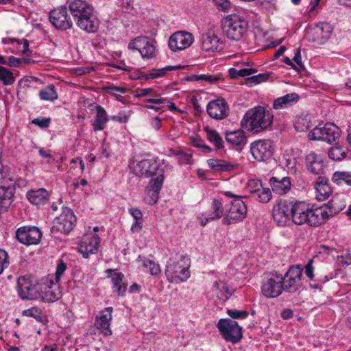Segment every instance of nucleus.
I'll list each match as a JSON object with an SVG mask.
<instances>
[{
  "instance_id": "17",
  "label": "nucleus",
  "mask_w": 351,
  "mask_h": 351,
  "mask_svg": "<svg viewBox=\"0 0 351 351\" xmlns=\"http://www.w3.org/2000/svg\"><path fill=\"white\" fill-rule=\"evenodd\" d=\"M332 26L327 23H319L307 32L308 39L317 45H324L330 37Z\"/></svg>"
},
{
  "instance_id": "50",
  "label": "nucleus",
  "mask_w": 351,
  "mask_h": 351,
  "mask_svg": "<svg viewBox=\"0 0 351 351\" xmlns=\"http://www.w3.org/2000/svg\"><path fill=\"white\" fill-rule=\"evenodd\" d=\"M0 80L4 86H9L14 83L16 78L12 71L0 66Z\"/></svg>"
},
{
  "instance_id": "4",
  "label": "nucleus",
  "mask_w": 351,
  "mask_h": 351,
  "mask_svg": "<svg viewBox=\"0 0 351 351\" xmlns=\"http://www.w3.org/2000/svg\"><path fill=\"white\" fill-rule=\"evenodd\" d=\"M43 285L32 275L20 276L17 280V293L23 300H36L40 298Z\"/></svg>"
},
{
  "instance_id": "57",
  "label": "nucleus",
  "mask_w": 351,
  "mask_h": 351,
  "mask_svg": "<svg viewBox=\"0 0 351 351\" xmlns=\"http://www.w3.org/2000/svg\"><path fill=\"white\" fill-rule=\"evenodd\" d=\"M10 265V261H8V254L3 250L0 248V275H1L4 270L7 269Z\"/></svg>"
},
{
  "instance_id": "58",
  "label": "nucleus",
  "mask_w": 351,
  "mask_h": 351,
  "mask_svg": "<svg viewBox=\"0 0 351 351\" xmlns=\"http://www.w3.org/2000/svg\"><path fill=\"white\" fill-rule=\"evenodd\" d=\"M227 314L232 319H245L248 316L249 313L247 311L228 309Z\"/></svg>"
},
{
  "instance_id": "35",
  "label": "nucleus",
  "mask_w": 351,
  "mask_h": 351,
  "mask_svg": "<svg viewBox=\"0 0 351 351\" xmlns=\"http://www.w3.org/2000/svg\"><path fill=\"white\" fill-rule=\"evenodd\" d=\"M95 109V119L92 124L93 130L95 132L103 130L108 121L107 112L101 106L97 105Z\"/></svg>"
},
{
  "instance_id": "47",
  "label": "nucleus",
  "mask_w": 351,
  "mask_h": 351,
  "mask_svg": "<svg viewBox=\"0 0 351 351\" xmlns=\"http://www.w3.org/2000/svg\"><path fill=\"white\" fill-rule=\"evenodd\" d=\"M328 157L335 161H340L347 156V149L343 147L334 146L328 152Z\"/></svg>"
},
{
  "instance_id": "10",
  "label": "nucleus",
  "mask_w": 351,
  "mask_h": 351,
  "mask_svg": "<svg viewBox=\"0 0 351 351\" xmlns=\"http://www.w3.org/2000/svg\"><path fill=\"white\" fill-rule=\"evenodd\" d=\"M77 219L73 210L68 207H62V213L53 220V231L64 234L69 233L75 227Z\"/></svg>"
},
{
  "instance_id": "53",
  "label": "nucleus",
  "mask_w": 351,
  "mask_h": 351,
  "mask_svg": "<svg viewBox=\"0 0 351 351\" xmlns=\"http://www.w3.org/2000/svg\"><path fill=\"white\" fill-rule=\"evenodd\" d=\"M22 62L29 64L32 62V61L29 58H19L12 56L5 59V65L13 67H19Z\"/></svg>"
},
{
  "instance_id": "8",
  "label": "nucleus",
  "mask_w": 351,
  "mask_h": 351,
  "mask_svg": "<svg viewBox=\"0 0 351 351\" xmlns=\"http://www.w3.org/2000/svg\"><path fill=\"white\" fill-rule=\"evenodd\" d=\"M128 48L138 51L144 60L152 59L156 56V42L147 36L134 38L128 43Z\"/></svg>"
},
{
  "instance_id": "19",
  "label": "nucleus",
  "mask_w": 351,
  "mask_h": 351,
  "mask_svg": "<svg viewBox=\"0 0 351 351\" xmlns=\"http://www.w3.org/2000/svg\"><path fill=\"white\" fill-rule=\"evenodd\" d=\"M193 40L191 33L179 31L170 36L169 47L173 51H181L189 47L193 43Z\"/></svg>"
},
{
  "instance_id": "55",
  "label": "nucleus",
  "mask_w": 351,
  "mask_h": 351,
  "mask_svg": "<svg viewBox=\"0 0 351 351\" xmlns=\"http://www.w3.org/2000/svg\"><path fill=\"white\" fill-rule=\"evenodd\" d=\"M191 145L195 147L202 149V152L204 153H209L212 151V148L206 145L204 140L199 136L192 138Z\"/></svg>"
},
{
  "instance_id": "30",
  "label": "nucleus",
  "mask_w": 351,
  "mask_h": 351,
  "mask_svg": "<svg viewBox=\"0 0 351 351\" xmlns=\"http://www.w3.org/2000/svg\"><path fill=\"white\" fill-rule=\"evenodd\" d=\"M69 10L74 19L90 13L93 6L85 0H73L69 3Z\"/></svg>"
},
{
  "instance_id": "46",
  "label": "nucleus",
  "mask_w": 351,
  "mask_h": 351,
  "mask_svg": "<svg viewBox=\"0 0 351 351\" xmlns=\"http://www.w3.org/2000/svg\"><path fill=\"white\" fill-rule=\"evenodd\" d=\"M333 183L338 185L343 183L351 186V172L348 171H335L331 178Z\"/></svg>"
},
{
  "instance_id": "49",
  "label": "nucleus",
  "mask_w": 351,
  "mask_h": 351,
  "mask_svg": "<svg viewBox=\"0 0 351 351\" xmlns=\"http://www.w3.org/2000/svg\"><path fill=\"white\" fill-rule=\"evenodd\" d=\"M22 315L23 316L32 317L40 323H43L44 322L43 311L41 308L38 306H33L30 308L23 311Z\"/></svg>"
},
{
  "instance_id": "27",
  "label": "nucleus",
  "mask_w": 351,
  "mask_h": 351,
  "mask_svg": "<svg viewBox=\"0 0 351 351\" xmlns=\"http://www.w3.org/2000/svg\"><path fill=\"white\" fill-rule=\"evenodd\" d=\"M305 165L307 170L315 175L323 173L324 164L321 155L310 152L305 157Z\"/></svg>"
},
{
  "instance_id": "38",
  "label": "nucleus",
  "mask_w": 351,
  "mask_h": 351,
  "mask_svg": "<svg viewBox=\"0 0 351 351\" xmlns=\"http://www.w3.org/2000/svg\"><path fill=\"white\" fill-rule=\"evenodd\" d=\"M298 99L299 95L297 93H288L276 99L273 103V108L276 110L283 109L296 103Z\"/></svg>"
},
{
  "instance_id": "32",
  "label": "nucleus",
  "mask_w": 351,
  "mask_h": 351,
  "mask_svg": "<svg viewBox=\"0 0 351 351\" xmlns=\"http://www.w3.org/2000/svg\"><path fill=\"white\" fill-rule=\"evenodd\" d=\"M207 164L211 169L221 172L232 171L238 166L236 162L215 158L208 159L207 160Z\"/></svg>"
},
{
  "instance_id": "24",
  "label": "nucleus",
  "mask_w": 351,
  "mask_h": 351,
  "mask_svg": "<svg viewBox=\"0 0 351 351\" xmlns=\"http://www.w3.org/2000/svg\"><path fill=\"white\" fill-rule=\"evenodd\" d=\"M346 207V201L343 195L337 194L327 203L326 209L322 208V213H326V215H323V223L328 219L330 217L339 213Z\"/></svg>"
},
{
  "instance_id": "31",
  "label": "nucleus",
  "mask_w": 351,
  "mask_h": 351,
  "mask_svg": "<svg viewBox=\"0 0 351 351\" xmlns=\"http://www.w3.org/2000/svg\"><path fill=\"white\" fill-rule=\"evenodd\" d=\"M201 44L205 51L215 52L219 47V38L213 31H208L202 34Z\"/></svg>"
},
{
  "instance_id": "44",
  "label": "nucleus",
  "mask_w": 351,
  "mask_h": 351,
  "mask_svg": "<svg viewBox=\"0 0 351 351\" xmlns=\"http://www.w3.org/2000/svg\"><path fill=\"white\" fill-rule=\"evenodd\" d=\"M128 213L134 219V222L131 226L132 232H139L143 228V213L141 210L136 208H131L128 210Z\"/></svg>"
},
{
  "instance_id": "2",
  "label": "nucleus",
  "mask_w": 351,
  "mask_h": 351,
  "mask_svg": "<svg viewBox=\"0 0 351 351\" xmlns=\"http://www.w3.org/2000/svg\"><path fill=\"white\" fill-rule=\"evenodd\" d=\"M323 215L326 213H322V208H310L304 202H291V222L296 225L319 226L323 223Z\"/></svg>"
},
{
  "instance_id": "62",
  "label": "nucleus",
  "mask_w": 351,
  "mask_h": 351,
  "mask_svg": "<svg viewBox=\"0 0 351 351\" xmlns=\"http://www.w3.org/2000/svg\"><path fill=\"white\" fill-rule=\"evenodd\" d=\"M51 122L50 118H44V117H38L34 119L32 121V123L37 126H39L42 128H47L49 126Z\"/></svg>"
},
{
  "instance_id": "26",
  "label": "nucleus",
  "mask_w": 351,
  "mask_h": 351,
  "mask_svg": "<svg viewBox=\"0 0 351 351\" xmlns=\"http://www.w3.org/2000/svg\"><path fill=\"white\" fill-rule=\"evenodd\" d=\"M161 168L156 161L152 160H142L136 164L134 169L135 173L141 177L149 178L154 177V173Z\"/></svg>"
},
{
  "instance_id": "61",
  "label": "nucleus",
  "mask_w": 351,
  "mask_h": 351,
  "mask_svg": "<svg viewBox=\"0 0 351 351\" xmlns=\"http://www.w3.org/2000/svg\"><path fill=\"white\" fill-rule=\"evenodd\" d=\"M10 41H11V43H14L16 42L19 45L22 44L23 45L22 53L23 54H25L27 56H29L32 54V51L29 49V41L27 39L23 38L22 40H20L16 38H11Z\"/></svg>"
},
{
  "instance_id": "9",
  "label": "nucleus",
  "mask_w": 351,
  "mask_h": 351,
  "mask_svg": "<svg viewBox=\"0 0 351 351\" xmlns=\"http://www.w3.org/2000/svg\"><path fill=\"white\" fill-rule=\"evenodd\" d=\"M283 287L282 275L271 273L263 281L261 291L266 298H274L282 293Z\"/></svg>"
},
{
  "instance_id": "40",
  "label": "nucleus",
  "mask_w": 351,
  "mask_h": 351,
  "mask_svg": "<svg viewBox=\"0 0 351 351\" xmlns=\"http://www.w3.org/2000/svg\"><path fill=\"white\" fill-rule=\"evenodd\" d=\"M164 173L165 171L161 168L157 172H156V173H154V177H151L152 179L149 182V188L153 192L152 196L156 197V199L158 198V195L163 184L165 178Z\"/></svg>"
},
{
  "instance_id": "22",
  "label": "nucleus",
  "mask_w": 351,
  "mask_h": 351,
  "mask_svg": "<svg viewBox=\"0 0 351 351\" xmlns=\"http://www.w3.org/2000/svg\"><path fill=\"white\" fill-rule=\"evenodd\" d=\"M100 240L97 234L86 235L79 246V252L82 254L83 257L87 258L90 254H95L97 252Z\"/></svg>"
},
{
  "instance_id": "23",
  "label": "nucleus",
  "mask_w": 351,
  "mask_h": 351,
  "mask_svg": "<svg viewBox=\"0 0 351 351\" xmlns=\"http://www.w3.org/2000/svg\"><path fill=\"white\" fill-rule=\"evenodd\" d=\"M112 307H106L101 311L99 315L96 317L95 326L104 335H112L110 322L112 319Z\"/></svg>"
},
{
  "instance_id": "36",
  "label": "nucleus",
  "mask_w": 351,
  "mask_h": 351,
  "mask_svg": "<svg viewBox=\"0 0 351 351\" xmlns=\"http://www.w3.org/2000/svg\"><path fill=\"white\" fill-rule=\"evenodd\" d=\"M61 297V292L58 287H55L51 282L50 286L43 285V291L40 298L45 302H53L57 301Z\"/></svg>"
},
{
  "instance_id": "51",
  "label": "nucleus",
  "mask_w": 351,
  "mask_h": 351,
  "mask_svg": "<svg viewBox=\"0 0 351 351\" xmlns=\"http://www.w3.org/2000/svg\"><path fill=\"white\" fill-rule=\"evenodd\" d=\"M40 82V80L36 77L26 76L18 82V88L25 90L28 88L34 87V85Z\"/></svg>"
},
{
  "instance_id": "45",
  "label": "nucleus",
  "mask_w": 351,
  "mask_h": 351,
  "mask_svg": "<svg viewBox=\"0 0 351 351\" xmlns=\"http://www.w3.org/2000/svg\"><path fill=\"white\" fill-rule=\"evenodd\" d=\"M208 140L213 143L216 149H220L224 147L223 141L219 133L215 130H211L208 127L204 129Z\"/></svg>"
},
{
  "instance_id": "18",
  "label": "nucleus",
  "mask_w": 351,
  "mask_h": 351,
  "mask_svg": "<svg viewBox=\"0 0 351 351\" xmlns=\"http://www.w3.org/2000/svg\"><path fill=\"white\" fill-rule=\"evenodd\" d=\"M49 21L56 28L60 30L71 29L73 22L67 14L65 7H60L52 10L49 16Z\"/></svg>"
},
{
  "instance_id": "52",
  "label": "nucleus",
  "mask_w": 351,
  "mask_h": 351,
  "mask_svg": "<svg viewBox=\"0 0 351 351\" xmlns=\"http://www.w3.org/2000/svg\"><path fill=\"white\" fill-rule=\"evenodd\" d=\"M174 155L176 156V159L180 165L192 163V154L186 153L182 150H179L174 152Z\"/></svg>"
},
{
  "instance_id": "1",
  "label": "nucleus",
  "mask_w": 351,
  "mask_h": 351,
  "mask_svg": "<svg viewBox=\"0 0 351 351\" xmlns=\"http://www.w3.org/2000/svg\"><path fill=\"white\" fill-rule=\"evenodd\" d=\"M273 120L272 112L258 106L245 113L241 121V125L253 134H258L268 130L271 126Z\"/></svg>"
},
{
  "instance_id": "63",
  "label": "nucleus",
  "mask_w": 351,
  "mask_h": 351,
  "mask_svg": "<svg viewBox=\"0 0 351 351\" xmlns=\"http://www.w3.org/2000/svg\"><path fill=\"white\" fill-rule=\"evenodd\" d=\"M106 91L111 95H117V93L125 94L127 89L124 87L109 86L105 88Z\"/></svg>"
},
{
  "instance_id": "54",
  "label": "nucleus",
  "mask_w": 351,
  "mask_h": 351,
  "mask_svg": "<svg viewBox=\"0 0 351 351\" xmlns=\"http://www.w3.org/2000/svg\"><path fill=\"white\" fill-rule=\"evenodd\" d=\"M157 96V92L154 88H136L134 90V96L137 98L145 96Z\"/></svg>"
},
{
  "instance_id": "3",
  "label": "nucleus",
  "mask_w": 351,
  "mask_h": 351,
  "mask_svg": "<svg viewBox=\"0 0 351 351\" xmlns=\"http://www.w3.org/2000/svg\"><path fill=\"white\" fill-rule=\"evenodd\" d=\"M191 259L188 256H179L177 258H170L165 268V276L171 283H180L186 281L190 277L189 267Z\"/></svg>"
},
{
  "instance_id": "11",
  "label": "nucleus",
  "mask_w": 351,
  "mask_h": 351,
  "mask_svg": "<svg viewBox=\"0 0 351 351\" xmlns=\"http://www.w3.org/2000/svg\"><path fill=\"white\" fill-rule=\"evenodd\" d=\"M302 269L300 265H293L282 276L283 289L286 292L292 293L299 290L302 285Z\"/></svg>"
},
{
  "instance_id": "34",
  "label": "nucleus",
  "mask_w": 351,
  "mask_h": 351,
  "mask_svg": "<svg viewBox=\"0 0 351 351\" xmlns=\"http://www.w3.org/2000/svg\"><path fill=\"white\" fill-rule=\"evenodd\" d=\"M27 198L30 203L34 205H43L47 203L49 199V193L44 189L38 190H32L27 193Z\"/></svg>"
},
{
  "instance_id": "28",
  "label": "nucleus",
  "mask_w": 351,
  "mask_h": 351,
  "mask_svg": "<svg viewBox=\"0 0 351 351\" xmlns=\"http://www.w3.org/2000/svg\"><path fill=\"white\" fill-rule=\"evenodd\" d=\"M269 184L272 191L279 195L287 194L291 189V182L289 177H271L269 179Z\"/></svg>"
},
{
  "instance_id": "16",
  "label": "nucleus",
  "mask_w": 351,
  "mask_h": 351,
  "mask_svg": "<svg viewBox=\"0 0 351 351\" xmlns=\"http://www.w3.org/2000/svg\"><path fill=\"white\" fill-rule=\"evenodd\" d=\"M42 237L40 230L36 226H22L16 232V239L26 245H37Z\"/></svg>"
},
{
  "instance_id": "5",
  "label": "nucleus",
  "mask_w": 351,
  "mask_h": 351,
  "mask_svg": "<svg viewBox=\"0 0 351 351\" xmlns=\"http://www.w3.org/2000/svg\"><path fill=\"white\" fill-rule=\"evenodd\" d=\"M222 29L228 38L239 40L247 31L248 23L238 14H230L223 18L221 22Z\"/></svg>"
},
{
  "instance_id": "25",
  "label": "nucleus",
  "mask_w": 351,
  "mask_h": 351,
  "mask_svg": "<svg viewBox=\"0 0 351 351\" xmlns=\"http://www.w3.org/2000/svg\"><path fill=\"white\" fill-rule=\"evenodd\" d=\"M79 28L88 32L95 33L99 27V21L93 14V10L90 13L83 14L75 19Z\"/></svg>"
},
{
  "instance_id": "56",
  "label": "nucleus",
  "mask_w": 351,
  "mask_h": 351,
  "mask_svg": "<svg viewBox=\"0 0 351 351\" xmlns=\"http://www.w3.org/2000/svg\"><path fill=\"white\" fill-rule=\"evenodd\" d=\"M67 269V265L64 262L62 259H58L57 261L56 270L55 273V279L57 283H58L61 279L62 276Z\"/></svg>"
},
{
  "instance_id": "33",
  "label": "nucleus",
  "mask_w": 351,
  "mask_h": 351,
  "mask_svg": "<svg viewBox=\"0 0 351 351\" xmlns=\"http://www.w3.org/2000/svg\"><path fill=\"white\" fill-rule=\"evenodd\" d=\"M316 190V197L319 201L326 199L331 193V188L328 183V180L325 177L319 176L315 184Z\"/></svg>"
},
{
  "instance_id": "15",
  "label": "nucleus",
  "mask_w": 351,
  "mask_h": 351,
  "mask_svg": "<svg viewBox=\"0 0 351 351\" xmlns=\"http://www.w3.org/2000/svg\"><path fill=\"white\" fill-rule=\"evenodd\" d=\"M291 202L280 200L276 204L272 210L274 221L279 226L289 225L291 222Z\"/></svg>"
},
{
  "instance_id": "39",
  "label": "nucleus",
  "mask_w": 351,
  "mask_h": 351,
  "mask_svg": "<svg viewBox=\"0 0 351 351\" xmlns=\"http://www.w3.org/2000/svg\"><path fill=\"white\" fill-rule=\"evenodd\" d=\"M112 291L118 296H123L127 290V284L123 282L124 275L121 272H114L111 275Z\"/></svg>"
},
{
  "instance_id": "14",
  "label": "nucleus",
  "mask_w": 351,
  "mask_h": 351,
  "mask_svg": "<svg viewBox=\"0 0 351 351\" xmlns=\"http://www.w3.org/2000/svg\"><path fill=\"white\" fill-rule=\"evenodd\" d=\"M250 152L253 158L258 161H266L269 159L274 153L271 141L269 139L258 140L250 145Z\"/></svg>"
},
{
  "instance_id": "20",
  "label": "nucleus",
  "mask_w": 351,
  "mask_h": 351,
  "mask_svg": "<svg viewBox=\"0 0 351 351\" xmlns=\"http://www.w3.org/2000/svg\"><path fill=\"white\" fill-rule=\"evenodd\" d=\"M208 115L216 120H222L229 115V106L223 98L208 102L206 106Z\"/></svg>"
},
{
  "instance_id": "41",
  "label": "nucleus",
  "mask_w": 351,
  "mask_h": 351,
  "mask_svg": "<svg viewBox=\"0 0 351 351\" xmlns=\"http://www.w3.org/2000/svg\"><path fill=\"white\" fill-rule=\"evenodd\" d=\"M213 292L221 301H226L231 295V292L227 284L222 280L215 282Z\"/></svg>"
},
{
  "instance_id": "37",
  "label": "nucleus",
  "mask_w": 351,
  "mask_h": 351,
  "mask_svg": "<svg viewBox=\"0 0 351 351\" xmlns=\"http://www.w3.org/2000/svg\"><path fill=\"white\" fill-rule=\"evenodd\" d=\"M226 140L228 143L237 147H243L247 141L245 132L242 130H237L226 133Z\"/></svg>"
},
{
  "instance_id": "43",
  "label": "nucleus",
  "mask_w": 351,
  "mask_h": 351,
  "mask_svg": "<svg viewBox=\"0 0 351 351\" xmlns=\"http://www.w3.org/2000/svg\"><path fill=\"white\" fill-rule=\"evenodd\" d=\"M38 96L40 100L54 101L58 99V94L55 86L52 84L47 85L39 91Z\"/></svg>"
},
{
  "instance_id": "13",
  "label": "nucleus",
  "mask_w": 351,
  "mask_h": 351,
  "mask_svg": "<svg viewBox=\"0 0 351 351\" xmlns=\"http://www.w3.org/2000/svg\"><path fill=\"white\" fill-rule=\"evenodd\" d=\"M247 206L242 197H237L231 202V206L223 219V223L230 225L242 221L247 215Z\"/></svg>"
},
{
  "instance_id": "7",
  "label": "nucleus",
  "mask_w": 351,
  "mask_h": 351,
  "mask_svg": "<svg viewBox=\"0 0 351 351\" xmlns=\"http://www.w3.org/2000/svg\"><path fill=\"white\" fill-rule=\"evenodd\" d=\"M217 326L226 341L237 343L243 337L242 328L239 326L236 321L230 319H220Z\"/></svg>"
},
{
  "instance_id": "21",
  "label": "nucleus",
  "mask_w": 351,
  "mask_h": 351,
  "mask_svg": "<svg viewBox=\"0 0 351 351\" xmlns=\"http://www.w3.org/2000/svg\"><path fill=\"white\" fill-rule=\"evenodd\" d=\"M250 197L261 203H267L271 198V192L269 188H263L260 180H251L248 183Z\"/></svg>"
},
{
  "instance_id": "48",
  "label": "nucleus",
  "mask_w": 351,
  "mask_h": 351,
  "mask_svg": "<svg viewBox=\"0 0 351 351\" xmlns=\"http://www.w3.org/2000/svg\"><path fill=\"white\" fill-rule=\"evenodd\" d=\"M138 259L142 261V265L144 267L149 269L150 275L156 276L161 272L160 267L158 263L145 258L142 259L141 256H138Z\"/></svg>"
},
{
  "instance_id": "64",
  "label": "nucleus",
  "mask_w": 351,
  "mask_h": 351,
  "mask_svg": "<svg viewBox=\"0 0 351 351\" xmlns=\"http://www.w3.org/2000/svg\"><path fill=\"white\" fill-rule=\"evenodd\" d=\"M215 5L222 11H228L231 6V3L229 0H213Z\"/></svg>"
},
{
  "instance_id": "59",
  "label": "nucleus",
  "mask_w": 351,
  "mask_h": 351,
  "mask_svg": "<svg viewBox=\"0 0 351 351\" xmlns=\"http://www.w3.org/2000/svg\"><path fill=\"white\" fill-rule=\"evenodd\" d=\"M270 74V73H260L258 75L249 77L248 80L251 84H258L263 82L267 81L269 79Z\"/></svg>"
},
{
  "instance_id": "12",
  "label": "nucleus",
  "mask_w": 351,
  "mask_h": 351,
  "mask_svg": "<svg viewBox=\"0 0 351 351\" xmlns=\"http://www.w3.org/2000/svg\"><path fill=\"white\" fill-rule=\"evenodd\" d=\"M16 181L13 176L5 171H0V197L2 198L3 207L10 206L15 193Z\"/></svg>"
},
{
  "instance_id": "42",
  "label": "nucleus",
  "mask_w": 351,
  "mask_h": 351,
  "mask_svg": "<svg viewBox=\"0 0 351 351\" xmlns=\"http://www.w3.org/2000/svg\"><path fill=\"white\" fill-rule=\"evenodd\" d=\"M181 69L180 66H167L160 69H152V71L149 73H141L139 79L148 80L151 79H156L160 77H162L165 75L167 71H176Z\"/></svg>"
},
{
  "instance_id": "29",
  "label": "nucleus",
  "mask_w": 351,
  "mask_h": 351,
  "mask_svg": "<svg viewBox=\"0 0 351 351\" xmlns=\"http://www.w3.org/2000/svg\"><path fill=\"white\" fill-rule=\"evenodd\" d=\"M212 213L201 219L202 226H205L209 221L221 219L225 214L222 199H215L212 203Z\"/></svg>"
},
{
  "instance_id": "6",
  "label": "nucleus",
  "mask_w": 351,
  "mask_h": 351,
  "mask_svg": "<svg viewBox=\"0 0 351 351\" xmlns=\"http://www.w3.org/2000/svg\"><path fill=\"white\" fill-rule=\"evenodd\" d=\"M339 136V128L331 123H327L323 127L317 126L308 134L311 141H325L330 144L335 142Z\"/></svg>"
},
{
  "instance_id": "60",
  "label": "nucleus",
  "mask_w": 351,
  "mask_h": 351,
  "mask_svg": "<svg viewBox=\"0 0 351 351\" xmlns=\"http://www.w3.org/2000/svg\"><path fill=\"white\" fill-rule=\"evenodd\" d=\"M313 262H314L313 259L311 258L308 261V263L304 266V274H305L306 276L308 278H309L310 280H313L315 277V274H314L315 268L313 266Z\"/></svg>"
}]
</instances>
